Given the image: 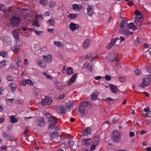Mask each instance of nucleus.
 <instances>
[{"mask_svg":"<svg viewBox=\"0 0 151 151\" xmlns=\"http://www.w3.org/2000/svg\"><path fill=\"white\" fill-rule=\"evenodd\" d=\"M113 46V45L110 43L109 44L107 45L106 48L108 49L109 50L111 49Z\"/></svg>","mask_w":151,"mask_h":151,"instance_id":"58","label":"nucleus"},{"mask_svg":"<svg viewBox=\"0 0 151 151\" xmlns=\"http://www.w3.org/2000/svg\"><path fill=\"white\" fill-rule=\"evenodd\" d=\"M15 62L17 65L18 67H20L21 63V58L20 56H17L14 60Z\"/></svg>","mask_w":151,"mask_h":151,"instance_id":"20","label":"nucleus"},{"mask_svg":"<svg viewBox=\"0 0 151 151\" xmlns=\"http://www.w3.org/2000/svg\"><path fill=\"white\" fill-rule=\"evenodd\" d=\"M90 105L91 103L87 101L81 103L79 106L80 112L83 114L87 113L88 106Z\"/></svg>","mask_w":151,"mask_h":151,"instance_id":"1","label":"nucleus"},{"mask_svg":"<svg viewBox=\"0 0 151 151\" xmlns=\"http://www.w3.org/2000/svg\"><path fill=\"white\" fill-rule=\"evenodd\" d=\"M127 27L129 29H132L133 30H135L137 29L136 26L134 25L133 23L131 22L128 24Z\"/></svg>","mask_w":151,"mask_h":151,"instance_id":"21","label":"nucleus"},{"mask_svg":"<svg viewBox=\"0 0 151 151\" xmlns=\"http://www.w3.org/2000/svg\"><path fill=\"white\" fill-rule=\"evenodd\" d=\"M149 84V80L147 78H143L142 83L139 85V86L144 88L147 86Z\"/></svg>","mask_w":151,"mask_h":151,"instance_id":"8","label":"nucleus"},{"mask_svg":"<svg viewBox=\"0 0 151 151\" xmlns=\"http://www.w3.org/2000/svg\"><path fill=\"white\" fill-rule=\"evenodd\" d=\"M119 79L120 81L122 82H124L125 81V78L122 77H120Z\"/></svg>","mask_w":151,"mask_h":151,"instance_id":"59","label":"nucleus"},{"mask_svg":"<svg viewBox=\"0 0 151 151\" xmlns=\"http://www.w3.org/2000/svg\"><path fill=\"white\" fill-rule=\"evenodd\" d=\"M135 72L136 75H139L141 73V71L139 69H136L135 70Z\"/></svg>","mask_w":151,"mask_h":151,"instance_id":"54","label":"nucleus"},{"mask_svg":"<svg viewBox=\"0 0 151 151\" xmlns=\"http://www.w3.org/2000/svg\"><path fill=\"white\" fill-rule=\"evenodd\" d=\"M47 31L48 32L51 33H53L54 32V29H53L52 28H50L49 29L47 30Z\"/></svg>","mask_w":151,"mask_h":151,"instance_id":"62","label":"nucleus"},{"mask_svg":"<svg viewBox=\"0 0 151 151\" xmlns=\"http://www.w3.org/2000/svg\"><path fill=\"white\" fill-rule=\"evenodd\" d=\"M3 135L4 138L6 140L10 141L12 139L11 137L10 136L7 135L5 133H3Z\"/></svg>","mask_w":151,"mask_h":151,"instance_id":"36","label":"nucleus"},{"mask_svg":"<svg viewBox=\"0 0 151 151\" xmlns=\"http://www.w3.org/2000/svg\"><path fill=\"white\" fill-rule=\"evenodd\" d=\"M88 15L90 17L92 16L94 13V9L92 6H88L87 8Z\"/></svg>","mask_w":151,"mask_h":151,"instance_id":"13","label":"nucleus"},{"mask_svg":"<svg viewBox=\"0 0 151 151\" xmlns=\"http://www.w3.org/2000/svg\"><path fill=\"white\" fill-rule=\"evenodd\" d=\"M22 84L23 86H25L27 85H32L33 83L32 81L30 79H26L25 81H22Z\"/></svg>","mask_w":151,"mask_h":151,"instance_id":"19","label":"nucleus"},{"mask_svg":"<svg viewBox=\"0 0 151 151\" xmlns=\"http://www.w3.org/2000/svg\"><path fill=\"white\" fill-rule=\"evenodd\" d=\"M96 146L97 145L94 144L92 145L91 147L90 151H93V150L95 149L96 147Z\"/></svg>","mask_w":151,"mask_h":151,"instance_id":"52","label":"nucleus"},{"mask_svg":"<svg viewBox=\"0 0 151 151\" xmlns=\"http://www.w3.org/2000/svg\"><path fill=\"white\" fill-rule=\"evenodd\" d=\"M0 55L3 58L7 57L8 56V53L5 51H2L0 52Z\"/></svg>","mask_w":151,"mask_h":151,"instance_id":"32","label":"nucleus"},{"mask_svg":"<svg viewBox=\"0 0 151 151\" xmlns=\"http://www.w3.org/2000/svg\"><path fill=\"white\" fill-rule=\"evenodd\" d=\"M10 119L11 122L12 123H15L17 122V120L15 117L14 116H11Z\"/></svg>","mask_w":151,"mask_h":151,"instance_id":"30","label":"nucleus"},{"mask_svg":"<svg viewBox=\"0 0 151 151\" xmlns=\"http://www.w3.org/2000/svg\"><path fill=\"white\" fill-rule=\"evenodd\" d=\"M52 102V100L49 97H45L42 99L41 104L43 106L50 104Z\"/></svg>","mask_w":151,"mask_h":151,"instance_id":"6","label":"nucleus"},{"mask_svg":"<svg viewBox=\"0 0 151 151\" xmlns=\"http://www.w3.org/2000/svg\"><path fill=\"white\" fill-rule=\"evenodd\" d=\"M77 16V14L71 13L68 15V17L70 19H74L76 18Z\"/></svg>","mask_w":151,"mask_h":151,"instance_id":"27","label":"nucleus"},{"mask_svg":"<svg viewBox=\"0 0 151 151\" xmlns=\"http://www.w3.org/2000/svg\"><path fill=\"white\" fill-rule=\"evenodd\" d=\"M118 38L116 37L115 38L113 39L110 42L111 44L113 46H114L117 40H118Z\"/></svg>","mask_w":151,"mask_h":151,"instance_id":"42","label":"nucleus"},{"mask_svg":"<svg viewBox=\"0 0 151 151\" xmlns=\"http://www.w3.org/2000/svg\"><path fill=\"white\" fill-rule=\"evenodd\" d=\"M56 111L59 114H61L65 112V109L63 106L59 105L56 107Z\"/></svg>","mask_w":151,"mask_h":151,"instance_id":"10","label":"nucleus"},{"mask_svg":"<svg viewBox=\"0 0 151 151\" xmlns=\"http://www.w3.org/2000/svg\"><path fill=\"white\" fill-rule=\"evenodd\" d=\"M146 133V132L144 130H141L139 132V133L140 134H141L142 135H143V134H144Z\"/></svg>","mask_w":151,"mask_h":151,"instance_id":"64","label":"nucleus"},{"mask_svg":"<svg viewBox=\"0 0 151 151\" xmlns=\"http://www.w3.org/2000/svg\"><path fill=\"white\" fill-rule=\"evenodd\" d=\"M105 78L107 81H109L111 79L110 77L108 75H106L105 76Z\"/></svg>","mask_w":151,"mask_h":151,"instance_id":"60","label":"nucleus"},{"mask_svg":"<svg viewBox=\"0 0 151 151\" xmlns=\"http://www.w3.org/2000/svg\"><path fill=\"white\" fill-rule=\"evenodd\" d=\"M20 45L18 44L14 45L12 48V50L14 52H18L20 50Z\"/></svg>","mask_w":151,"mask_h":151,"instance_id":"18","label":"nucleus"},{"mask_svg":"<svg viewBox=\"0 0 151 151\" xmlns=\"http://www.w3.org/2000/svg\"><path fill=\"white\" fill-rule=\"evenodd\" d=\"M50 137L52 141L57 142L59 137H60L59 134L57 133L53 132L50 135Z\"/></svg>","mask_w":151,"mask_h":151,"instance_id":"12","label":"nucleus"},{"mask_svg":"<svg viewBox=\"0 0 151 151\" xmlns=\"http://www.w3.org/2000/svg\"><path fill=\"white\" fill-rule=\"evenodd\" d=\"M135 14L137 15H141V13L137 10H136L135 11Z\"/></svg>","mask_w":151,"mask_h":151,"instance_id":"55","label":"nucleus"},{"mask_svg":"<svg viewBox=\"0 0 151 151\" xmlns=\"http://www.w3.org/2000/svg\"><path fill=\"white\" fill-rule=\"evenodd\" d=\"M4 90L1 88H0V94L1 95L4 93Z\"/></svg>","mask_w":151,"mask_h":151,"instance_id":"61","label":"nucleus"},{"mask_svg":"<svg viewBox=\"0 0 151 151\" xmlns=\"http://www.w3.org/2000/svg\"><path fill=\"white\" fill-rule=\"evenodd\" d=\"M76 77V74H74L73 75L71 78L70 79V81L68 82V84L70 85L73 84L74 82L75 81Z\"/></svg>","mask_w":151,"mask_h":151,"instance_id":"26","label":"nucleus"},{"mask_svg":"<svg viewBox=\"0 0 151 151\" xmlns=\"http://www.w3.org/2000/svg\"><path fill=\"white\" fill-rule=\"evenodd\" d=\"M84 66L86 67L90 71H92V68L90 65V64L86 62L84 64Z\"/></svg>","mask_w":151,"mask_h":151,"instance_id":"35","label":"nucleus"},{"mask_svg":"<svg viewBox=\"0 0 151 151\" xmlns=\"http://www.w3.org/2000/svg\"><path fill=\"white\" fill-rule=\"evenodd\" d=\"M143 19V18L142 16H141L139 18L137 17L135 20V22L136 23V25H137V22H139V20L140 21Z\"/></svg>","mask_w":151,"mask_h":151,"instance_id":"41","label":"nucleus"},{"mask_svg":"<svg viewBox=\"0 0 151 151\" xmlns=\"http://www.w3.org/2000/svg\"><path fill=\"white\" fill-rule=\"evenodd\" d=\"M16 43L19 42L20 41V39L19 35L14 37Z\"/></svg>","mask_w":151,"mask_h":151,"instance_id":"48","label":"nucleus"},{"mask_svg":"<svg viewBox=\"0 0 151 151\" xmlns=\"http://www.w3.org/2000/svg\"><path fill=\"white\" fill-rule=\"evenodd\" d=\"M5 9L4 5L2 4H0V10L4 11Z\"/></svg>","mask_w":151,"mask_h":151,"instance_id":"53","label":"nucleus"},{"mask_svg":"<svg viewBox=\"0 0 151 151\" xmlns=\"http://www.w3.org/2000/svg\"><path fill=\"white\" fill-rule=\"evenodd\" d=\"M6 65V63L4 60L0 63V68H1L5 66Z\"/></svg>","mask_w":151,"mask_h":151,"instance_id":"39","label":"nucleus"},{"mask_svg":"<svg viewBox=\"0 0 151 151\" xmlns=\"http://www.w3.org/2000/svg\"><path fill=\"white\" fill-rule=\"evenodd\" d=\"M55 125L53 127H52L50 128H53V129H54L55 131H57L58 129H59V128L57 126L55 127Z\"/></svg>","mask_w":151,"mask_h":151,"instance_id":"57","label":"nucleus"},{"mask_svg":"<svg viewBox=\"0 0 151 151\" xmlns=\"http://www.w3.org/2000/svg\"><path fill=\"white\" fill-rule=\"evenodd\" d=\"M50 6L51 7H53L55 6L56 4L54 2L52 1L50 3Z\"/></svg>","mask_w":151,"mask_h":151,"instance_id":"46","label":"nucleus"},{"mask_svg":"<svg viewBox=\"0 0 151 151\" xmlns=\"http://www.w3.org/2000/svg\"><path fill=\"white\" fill-rule=\"evenodd\" d=\"M42 74L48 79L50 80H52V77L50 75L48 74L47 73L43 72Z\"/></svg>","mask_w":151,"mask_h":151,"instance_id":"37","label":"nucleus"},{"mask_svg":"<svg viewBox=\"0 0 151 151\" xmlns=\"http://www.w3.org/2000/svg\"><path fill=\"white\" fill-rule=\"evenodd\" d=\"M44 60L47 63H49L52 60V55L51 54H48L43 56Z\"/></svg>","mask_w":151,"mask_h":151,"instance_id":"7","label":"nucleus"},{"mask_svg":"<svg viewBox=\"0 0 151 151\" xmlns=\"http://www.w3.org/2000/svg\"><path fill=\"white\" fill-rule=\"evenodd\" d=\"M12 35L14 36V37L19 35L17 31L16 30H14L12 32Z\"/></svg>","mask_w":151,"mask_h":151,"instance_id":"44","label":"nucleus"},{"mask_svg":"<svg viewBox=\"0 0 151 151\" xmlns=\"http://www.w3.org/2000/svg\"><path fill=\"white\" fill-rule=\"evenodd\" d=\"M119 116H116L113 119L112 122L113 123H114L116 122L118 120H119Z\"/></svg>","mask_w":151,"mask_h":151,"instance_id":"50","label":"nucleus"},{"mask_svg":"<svg viewBox=\"0 0 151 151\" xmlns=\"http://www.w3.org/2000/svg\"><path fill=\"white\" fill-rule=\"evenodd\" d=\"M6 148L7 147L6 146H3L1 147V151H6Z\"/></svg>","mask_w":151,"mask_h":151,"instance_id":"51","label":"nucleus"},{"mask_svg":"<svg viewBox=\"0 0 151 151\" xmlns=\"http://www.w3.org/2000/svg\"><path fill=\"white\" fill-rule=\"evenodd\" d=\"M91 41L88 39L85 40L83 43V47L84 49H87L90 46Z\"/></svg>","mask_w":151,"mask_h":151,"instance_id":"15","label":"nucleus"},{"mask_svg":"<svg viewBox=\"0 0 151 151\" xmlns=\"http://www.w3.org/2000/svg\"><path fill=\"white\" fill-rule=\"evenodd\" d=\"M65 86V84L63 82L59 83L56 85L57 89L59 90H62L63 89Z\"/></svg>","mask_w":151,"mask_h":151,"instance_id":"22","label":"nucleus"},{"mask_svg":"<svg viewBox=\"0 0 151 151\" xmlns=\"http://www.w3.org/2000/svg\"><path fill=\"white\" fill-rule=\"evenodd\" d=\"M98 94L96 93H94L91 94V99L93 100H95L97 98Z\"/></svg>","mask_w":151,"mask_h":151,"instance_id":"34","label":"nucleus"},{"mask_svg":"<svg viewBox=\"0 0 151 151\" xmlns=\"http://www.w3.org/2000/svg\"><path fill=\"white\" fill-rule=\"evenodd\" d=\"M66 73L68 75H71L73 73V70L70 67H68L66 68Z\"/></svg>","mask_w":151,"mask_h":151,"instance_id":"29","label":"nucleus"},{"mask_svg":"<svg viewBox=\"0 0 151 151\" xmlns=\"http://www.w3.org/2000/svg\"><path fill=\"white\" fill-rule=\"evenodd\" d=\"M46 117L48 119V122L49 124L48 128L53 127L57 123L56 118L52 116L49 113H47L45 114Z\"/></svg>","mask_w":151,"mask_h":151,"instance_id":"2","label":"nucleus"},{"mask_svg":"<svg viewBox=\"0 0 151 151\" xmlns=\"http://www.w3.org/2000/svg\"><path fill=\"white\" fill-rule=\"evenodd\" d=\"M20 19L18 17L13 16L10 20V24L13 26H17L20 23Z\"/></svg>","mask_w":151,"mask_h":151,"instance_id":"3","label":"nucleus"},{"mask_svg":"<svg viewBox=\"0 0 151 151\" xmlns=\"http://www.w3.org/2000/svg\"><path fill=\"white\" fill-rule=\"evenodd\" d=\"M106 99L109 103H111L112 102H113L114 101V99L110 97L107 98H106Z\"/></svg>","mask_w":151,"mask_h":151,"instance_id":"49","label":"nucleus"},{"mask_svg":"<svg viewBox=\"0 0 151 151\" xmlns=\"http://www.w3.org/2000/svg\"><path fill=\"white\" fill-rule=\"evenodd\" d=\"M100 140L99 137H98L96 138L94 142V144L97 146L99 144Z\"/></svg>","mask_w":151,"mask_h":151,"instance_id":"40","label":"nucleus"},{"mask_svg":"<svg viewBox=\"0 0 151 151\" xmlns=\"http://www.w3.org/2000/svg\"><path fill=\"white\" fill-rule=\"evenodd\" d=\"M37 64L41 68H45L46 66V63L42 60L39 61L37 63Z\"/></svg>","mask_w":151,"mask_h":151,"instance_id":"24","label":"nucleus"},{"mask_svg":"<svg viewBox=\"0 0 151 151\" xmlns=\"http://www.w3.org/2000/svg\"><path fill=\"white\" fill-rule=\"evenodd\" d=\"M126 20H124L122 21L120 26V28H123L125 27V23L126 22Z\"/></svg>","mask_w":151,"mask_h":151,"instance_id":"43","label":"nucleus"},{"mask_svg":"<svg viewBox=\"0 0 151 151\" xmlns=\"http://www.w3.org/2000/svg\"><path fill=\"white\" fill-rule=\"evenodd\" d=\"M10 87L12 91L13 92L15 91V89L17 88V85L15 83H11L10 85Z\"/></svg>","mask_w":151,"mask_h":151,"instance_id":"28","label":"nucleus"},{"mask_svg":"<svg viewBox=\"0 0 151 151\" xmlns=\"http://www.w3.org/2000/svg\"><path fill=\"white\" fill-rule=\"evenodd\" d=\"M79 25L78 24L73 23H70L69 25L70 29L73 31L78 29L79 28Z\"/></svg>","mask_w":151,"mask_h":151,"instance_id":"11","label":"nucleus"},{"mask_svg":"<svg viewBox=\"0 0 151 151\" xmlns=\"http://www.w3.org/2000/svg\"><path fill=\"white\" fill-rule=\"evenodd\" d=\"M29 64V62L26 59H25L24 60V65H28Z\"/></svg>","mask_w":151,"mask_h":151,"instance_id":"63","label":"nucleus"},{"mask_svg":"<svg viewBox=\"0 0 151 151\" xmlns=\"http://www.w3.org/2000/svg\"><path fill=\"white\" fill-rule=\"evenodd\" d=\"M48 24L50 25H53L55 24V22L54 19H50L48 22Z\"/></svg>","mask_w":151,"mask_h":151,"instance_id":"38","label":"nucleus"},{"mask_svg":"<svg viewBox=\"0 0 151 151\" xmlns=\"http://www.w3.org/2000/svg\"><path fill=\"white\" fill-rule=\"evenodd\" d=\"M38 125L40 127L43 126L45 124V121L43 117H38L37 120Z\"/></svg>","mask_w":151,"mask_h":151,"instance_id":"14","label":"nucleus"},{"mask_svg":"<svg viewBox=\"0 0 151 151\" xmlns=\"http://www.w3.org/2000/svg\"><path fill=\"white\" fill-rule=\"evenodd\" d=\"M75 138L69 136L65 140L64 144L70 146H72L74 143Z\"/></svg>","mask_w":151,"mask_h":151,"instance_id":"5","label":"nucleus"},{"mask_svg":"<svg viewBox=\"0 0 151 151\" xmlns=\"http://www.w3.org/2000/svg\"><path fill=\"white\" fill-rule=\"evenodd\" d=\"M34 31L35 33L38 36L40 35L41 33L43 32L42 31H37L35 30Z\"/></svg>","mask_w":151,"mask_h":151,"instance_id":"47","label":"nucleus"},{"mask_svg":"<svg viewBox=\"0 0 151 151\" xmlns=\"http://www.w3.org/2000/svg\"><path fill=\"white\" fill-rule=\"evenodd\" d=\"M40 4L43 6H45L47 5L48 2L45 0H41L39 1Z\"/></svg>","mask_w":151,"mask_h":151,"instance_id":"33","label":"nucleus"},{"mask_svg":"<svg viewBox=\"0 0 151 151\" xmlns=\"http://www.w3.org/2000/svg\"><path fill=\"white\" fill-rule=\"evenodd\" d=\"M6 78L7 80L9 81H11L13 79V77L9 75H7Z\"/></svg>","mask_w":151,"mask_h":151,"instance_id":"45","label":"nucleus"},{"mask_svg":"<svg viewBox=\"0 0 151 151\" xmlns=\"http://www.w3.org/2000/svg\"><path fill=\"white\" fill-rule=\"evenodd\" d=\"M73 105V103L72 101H70L67 103L66 105V107L67 110L68 111H70L72 108Z\"/></svg>","mask_w":151,"mask_h":151,"instance_id":"23","label":"nucleus"},{"mask_svg":"<svg viewBox=\"0 0 151 151\" xmlns=\"http://www.w3.org/2000/svg\"><path fill=\"white\" fill-rule=\"evenodd\" d=\"M109 88L112 92L116 93L117 92V89L115 86L111 85L109 86Z\"/></svg>","mask_w":151,"mask_h":151,"instance_id":"25","label":"nucleus"},{"mask_svg":"<svg viewBox=\"0 0 151 151\" xmlns=\"http://www.w3.org/2000/svg\"><path fill=\"white\" fill-rule=\"evenodd\" d=\"M91 132V130L89 127H87L84 129L82 132V134L83 135L87 136L90 134Z\"/></svg>","mask_w":151,"mask_h":151,"instance_id":"16","label":"nucleus"},{"mask_svg":"<svg viewBox=\"0 0 151 151\" xmlns=\"http://www.w3.org/2000/svg\"><path fill=\"white\" fill-rule=\"evenodd\" d=\"M91 139V138H84L82 139V143L84 145H86L88 146L90 145V143H91V142H89Z\"/></svg>","mask_w":151,"mask_h":151,"instance_id":"17","label":"nucleus"},{"mask_svg":"<svg viewBox=\"0 0 151 151\" xmlns=\"http://www.w3.org/2000/svg\"><path fill=\"white\" fill-rule=\"evenodd\" d=\"M113 132V134L112 139L113 141L116 142L119 141L121 137L120 133L116 130H114Z\"/></svg>","mask_w":151,"mask_h":151,"instance_id":"4","label":"nucleus"},{"mask_svg":"<svg viewBox=\"0 0 151 151\" xmlns=\"http://www.w3.org/2000/svg\"><path fill=\"white\" fill-rule=\"evenodd\" d=\"M34 25L36 27H39L40 26V25L38 24V22L36 21H34Z\"/></svg>","mask_w":151,"mask_h":151,"instance_id":"56","label":"nucleus"},{"mask_svg":"<svg viewBox=\"0 0 151 151\" xmlns=\"http://www.w3.org/2000/svg\"><path fill=\"white\" fill-rule=\"evenodd\" d=\"M73 9L76 12H78L80 10H82L83 9V6L81 4H73L72 5Z\"/></svg>","mask_w":151,"mask_h":151,"instance_id":"9","label":"nucleus"},{"mask_svg":"<svg viewBox=\"0 0 151 151\" xmlns=\"http://www.w3.org/2000/svg\"><path fill=\"white\" fill-rule=\"evenodd\" d=\"M54 44L57 46L59 47H63V45L61 42L58 41H55L54 42Z\"/></svg>","mask_w":151,"mask_h":151,"instance_id":"31","label":"nucleus"}]
</instances>
